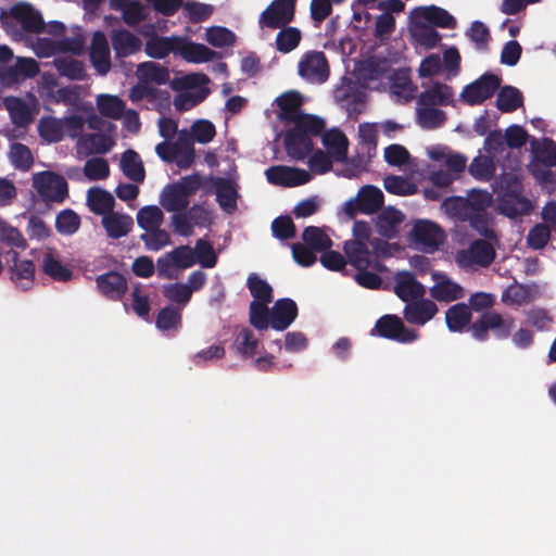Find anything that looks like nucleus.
Returning a JSON list of instances; mask_svg holds the SVG:
<instances>
[{
    "instance_id": "nucleus-52",
    "label": "nucleus",
    "mask_w": 556,
    "mask_h": 556,
    "mask_svg": "<svg viewBox=\"0 0 556 556\" xmlns=\"http://www.w3.org/2000/svg\"><path fill=\"white\" fill-rule=\"evenodd\" d=\"M247 287L254 298L253 301H260L264 303H270L273 301V288L264 279H262L257 274L252 273L249 275L247 279Z\"/></svg>"
},
{
    "instance_id": "nucleus-50",
    "label": "nucleus",
    "mask_w": 556,
    "mask_h": 556,
    "mask_svg": "<svg viewBox=\"0 0 556 556\" xmlns=\"http://www.w3.org/2000/svg\"><path fill=\"white\" fill-rule=\"evenodd\" d=\"M302 239L315 252H324L332 247V240L318 227L308 226L303 230Z\"/></svg>"
},
{
    "instance_id": "nucleus-37",
    "label": "nucleus",
    "mask_w": 556,
    "mask_h": 556,
    "mask_svg": "<svg viewBox=\"0 0 556 556\" xmlns=\"http://www.w3.org/2000/svg\"><path fill=\"white\" fill-rule=\"evenodd\" d=\"M357 198L361 204V212L364 214L378 213L383 206L384 195L382 191L371 185L364 186L359 189Z\"/></svg>"
},
{
    "instance_id": "nucleus-27",
    "label": "nucleus",
    "mask_w": 556,
    "mask_h": 556,
    "mask_svg": "<svg viewBox=\"0 0 556 556\" xmlns=\"http://www.w3.org/2000/svg\"><path fill=\"white\" fill-rule=\"evenodd\" d=\"M321 142L336 161L343 162L348 157L349 141L344 132L338 128L323 134Z\"/></svg>"
},
{
    "instance_id": "nucleus-36",
    "label": "nucleus",
    "mask_w": 556,
    "mask_h": 556,
    "mask_svg": "<svg viewBox=\"0 0 556 556\" xmlns=\"http://www.w3.org/2000/svg\"><path fill=\"white\" fill-rule=\"evenodd\" d=\"M180 37L154 36L146 42L144 52L154 59H164L170 52L178 53Z\"/></svg>"
},
{
    "instance_id": "nucleus-53",
    "label": "nucleus",
    "mask_w": 556,
    "mask_h": 556,
    "mask_svg": "<svg viewBox=\"0 0 556 556\" xmlns=\"http://www.w3.org/2000/svg\"><path fill=\"white\" fill-rule=\"evenodd\" d=\"M535 160L546 167L556 166V142L553 139L544 138L542 143L535 139L532 141Z\"/></svg>"
},
{
    "instance_id": "nucleus-10",
    "label": "nucleus",
    "mask_w": 556,
    "mask_h": 556,
    "mask_svg": "<svg viewBox=\"0 0 556 556\" xmlns=\"http://www.w3.org/2000/svg\"><path fill=\"white\" fill-rule=\"evenodd\" d=\"M7 262L11 280L23 290L31 288L35 278V264L30 260H20L18 253L10 250L7 253Z\"/></svg>"
},
{
    "instance_id": "nucleus-48",
    "label": "nucleus",
    "mask_w": 556,
    "mask_h": 556,
    "mask_svg": "<svg viewBox=\"0 0 556 556\" xmlns=\"http://www.w3.org/2000/svg\"><path fill=\"white\" fill-rule=\"evenodd\" d=\"M163 222L164 214L156 205L143 206L137 213V224L144 231L160 228Z\"/></svg>"
},
{
    "instance_id": "nucleus-23",
    "label": "nucleus",
    "mask_w": 556,
    "mask_h": 556,
    "mask_svg": "<svg viewBox=\"0 0 556 556\" xmlns=\"http://www.w3.org/2000/svg\"><path fill=\"white\" fill-rule=\"evenodd\" d=\"M404 214L394 207H386L380 211L376 220V228L380 236L393 239L399 233V227L404 222Z\"/></svg>"
},
{
    "instance_id": "nucleus-62",
    "label": "nucleus",
    "mask_w": 556,
    "mask_h": 556,
    "mask_svg": "<svg viewBox=\"0 0 556 556\" xmlns=\"http://www.w3.org/2000/svg\"><path fill=\"white\" fill-rule=\"evenodd\" d=\"M293 124L295 128L308 137L319 136L325 129V122L323 118L304 113H301Z\"/></svg>"
},
{
    "instance_id": "nucleus-13",
    "label": "nucleus",
    "mask_w": 556,
    "mask_h": 556,
    "mask_svg": "<svg viewBox=\"0 0 556 556\" xmlns=\"http://www.w3.org/2000/svg\"><path fill=\"white\" fill-rule=\"evenodd\" d=\"M412 236L414 241L421 244L427 251L438 250L443 241L442 229L429 220L417 222L412 230Z\"/></svg>"
},
{
    "instance_id": "nucleus-17",
    "label": "nucleus",
    "mask_w": 556,
    "mask_h": 556,
    "mask_svg": "<svg viewBox=\"0 0 556 556\" xmlns=\"http://www.w3.org/2000/svg\"><path fill=\"white\" fill-rule=\"evenodd\" d=\"M437 282L430 288V295L439 302H452L465 296L464 288L446 275L433 273Z\"/></svg>"
},
{
    "instance_id": "nucleus-40",
    "label": "nucleus",
    "mask_w": 556,
    "mask_h": 556,
    "mask_svg": "<svg viewBox=\"0 0 556 556\" xmlns=\"http://www.w3.org/2000/svg\"><path fill=\"white\" fill-rule=\"evenodd\" d=\"M193 137L187 129L179 130L176 141V150L179 155L178 167L181 169L189 168L195 159V151L193 146Z\"/></svg>"
},
{
    "instance_id": "nucleus-33",
    "label": "nucleus",
    "mask_w": 556,
    "mask_h": 556,
    "mask_svg": "<svg viewBox=\"0 0 556 556\" xmlns=\"http://www.w3.org/2000/svg\"><path fill=\"white\" fill-rule=\"evenodd\" d=\"M3 104L12 123L17 127H26L33 122V114L27 103L17 97H5Z\"/></svg>"
},
{
    "instance_id": "nucleus-42",
    "label": "nucleus",
    "mask_w": 556,
    "mask_h": 556,
    "mask_svg": "<svg viewBox=\"0 0 556 556\" xmlns=\"http://www.w3.org/2000/svg\"><path fill=\"white\" fill-rule=\"evenodd\" d=\"M137 75L141 81H151L157 85H164L169 79L168 68L154 62L140 63L137 68Z\"/></svg>"
},
{
    "instance_id": "nucleus-3",
    "label": "nucleus",
    "mask_w": 556,
    "mask_h": 556,
    "mask_svg": "<svg viewBox=\"0 0 556 556\" xmlns=\"http://www.w3.org/2000/svg\"><path fill=\"white\" fill-rule=\"evenodd\" d=\"M296 0H274L260 14L258 26L269 29H278L289 25L295 16Z\"/></svg>"
},
{
    "instance_id": "nucleus-31",
    "label": "nucleus",
    "mask_w": 556,
    "mask_h": 556,
    "mask_svg": "<svg viewBox=\"0 0 556 556\" xmlns=\"http://www.w3.org/2000/svg\"><path fill=\"white\" fill-rule=\"evenodd\" d=\"M348 262L356 269H368L371 266V252L368 244L361 241H345L343 245Z\"/></svg>"
},
{
    "instance_id": "nucleus-11",
    "label": "nucleus",
    "mask_w": 556,
    "mask_h": 556,
    "mask_svg": "<svg viewBox=\"0 0 556 556\" xmlns=\"http://www.w3.org/2000/svg\"><path fill=\"white\" fill-rule=\"evenodd\" d=\"M11 15L26 33L41 34L46 30L42 15L34 7L26 2H18L11 8Z\"/></svg>"
},
{
    "instance_id": "nucleus-14",
    "label": "nucleus",
    "mask_w": 556,
    "mask_h": 556,
    "mask_svg": "<svg viewBox=\"0 0 556 556\" xmlns=\"http://www.w3.org/2000/svg\"><path fill=\"white\" fill-rule=\"evenodd\" d=\"M270 313L271 328L277 331H283L296 319L299 308L292 299L282 298L274 303Z\"/></svg>"
},
{
    "instance_id": "nucleus-26",
    "label": "nucleus",
    "mask_w": 556,
    "mask_h": 556,
    "mask_svg": "<svg viewBox=\"0 0 556 556\" xmlns=\"http://www.w3.org/2000/svg\"><path fill=\"white\" fill-rule=\"evenodd\" d=\"M102 226L109 238L119 239L130 232L134 220L129 215L112 211L102 217Z\"/></svg>"
},
{
    "instance_id": "nucleus-7",
    "label": "nucleus",
    "mask_w": 556,
    "mask_h": 556,
    "mask_svg": "<svg viewBox=\"0 0 556 556\" xmlns=\"http://www.w3.org/2000/svg\"><path fill=\"white\" fill-rule=\"evenodd\" d=\"M268 182L281 187H298L311 181L312 175L308 170L286 165L270 166L265 172Z\"/></svg>"
},
{
    "instance_id": "nucleus-8",
    "label": "nucleus",
    "mask_w": 556,
    "mask_h": 556,
    "mask_svg": "<svg viewBox=\"0 0 556 556\" xmlns=\"http://www.w3.org/2000/svg\"><path fill=\"white\" fill-rule=\"evenodd\" d=\"M39 71V64L35 59L17 56L14 65L0 70V83L5 87H11L34 78Z\"/></svg>"
},
{
    "instance_id": "nucleus-12",
    "label": "nucleus",
    "mask_w": 556,
    "mask_h": 556,
    "mask_svg": "<svg viewBox=\"0 0 556 556\" xmlns=\"http://www.w3.org/2000/svg\"><path fill=\"white\" fill-rule=\"evenodd\" d=\"M89 56L98 74L103 76L110 72L112 66L110 47L103 31L98 30L92 35Z\"/></svg>"
},
{
    "instance_id": "nucleus-34",
    "label": "nucleus",
    "mask_w": 556,
    "mask_h": 556,
    "mask_svg": "<svg viewBox=\"0 0 556 556\" xmlns=\"http://www.w3.org/2000/svg\"><path fill=\"white\" fill-rule=\"evenodd\" d=\"M87 205L92 213L103 217L113 211L115 199L104 189L90 188L87 192Z\"/></svg>"
},
{
    "instance_id": "nucleus-59",
    "label": "nucleus",
    "mask_w": 556,
    "mask_h": 556,
    "mask_svg": "<svg viewBox=\"0 0 556 556\" xmlns=\"http://www.w3.org/2000/svg\"><path fill=\"white\" fill-rule=\"evenodd\" d=\"M140 240L149 251H160L172 243L169 233L161 227L144 231L140 235Z\"/></svg>"
},
{
    "instance_id": "nucleus-45",
    "label": "nucleus",
    "mask_w": 556,
    "mask_h": 556,
    "mask_svg": "<svg viewBox=\"0 0 556 556\" xmlns=\"http://www.w3.org/2000/svg\"><path fill=\"white\" fill-rule=\"evenodd\" d=\"M268 303L252 301L249 307L250 324L260 331L271 328V313Z\"/></svg>"
},
{
    "instance_id": "nucleus-60",
    "label": "nucleus",
    "mask_w": 556,
    "mask_h": 556,
    "mask_svg": "<svg viewBox=\"0 0 556 556\" xmlns=\"http://www.w3.org/2000/svg\"><path fill=\"white\" fill-rule=\"evenodd\" d=\"M195 263L204 268H213L217 264V255L213 244L205 239H198L193 249Z\"/></svg>"
},
{
    "instance_id": "nucleus-2",
    "label": "nucleus",
    "mask_w": 556,
    "mask_h": 556,
    "mask_svg": "<svg viewBox=\"0 0 556 556\" xmlns=\"http://www.w3.org/2000/svg\"><path fill=\"white\" fill-rule=\"evenodd\" d=\"M501 81L500 76L486 72L464 87L460 99L468 105H480L494 96L501 87Z\"/></svg>"
},
{
    "instance_id": "nucleus-6",
    "label": "nucleus",
    "mask_w": 556,
    "mask_h": 556,
    "mask_svg": "<svg viewBox=\"0 0 556 556\" xmlns=\"http://www.w3.org/2000/svg\"><path fill=\"white\" fill-rule=\"evenodd\" d=\"M299 75L313 84L325 83L329 77V65L325 53L307 52L299 63Z\"/></svg>"
},
{
    "instance_id": "nucleus-39",
    "label": "nucleus",
    "mask_w": 556,
    "mask_h": 556,
    "mask_svg": "<svg viewBox=\"0 0 556 556\" xmlns=\"http://www.w3.org/2000/svg\"><path fill=\"white\" fill-rule=\"evenodd\" d=\"M123 174L135 182H143L146 170L140 155L131 149L126 150L121 159Z\"/></svg>"
},
{
    "instance_id": "nucleus-35",
    "label": "nucleus",
    "mask_w": 556,
    "mask_h": 556,
    "mask_svg": "<svg viewBox=\"0 0 556 556\" xmlns=\"http://www.w3.org/2000/svg\"><path fill=\"white\" fill-rule=\"evenodd\" d=\"M161 205L172 213L185 212L189 206V198L176 184L167 185L161 194Z\"/></svg>"
},
{
    "instance_id": "nucleus-46",
    "label": "nucleus",
    "mask_w": 556,
    "mask_h": 556,
    "mask_svg": "<svg viewBox=\"0 0 556 556\" xmlns=\"http://www.w3.org/2000/svg\"><path fill=\"white\" fill-rule=\"evenodd\" d=\"M276 36V49L281 53H289L299 47L302 34L301 30L292 26H283L279 28Z\"/></svg>"
},
{
    "instance_id": "nucleus-49",
    "label": "nucleus",
    "mask_w": 556,
    "mask_h": 556,
    "mask_svg": "<svg viewBox=\"0 0 556 556\" xmlns=\"http://www.w3.org/2000/svg\"><path fill=\"white\" fill-rule=\"evenodd\" d=\"M496 166L492 157L488 155L476 156L468 167L469 174L482 181L491 180L495 175Z\"/></svg>"
},
{
    "instance_id": "nucleus-63",
    "label": "nucleus",
    "mask_w": 556,
    "mask_h": 556,
    "mask_svg": "<svg viewBox=\"0 0 556 556\" xmlns=\"http://www.w3.org/2000/svg\"><path fill=\"white\" fill-rule=\"evenodd\" d=\"M163 295L170 302L186 306L191 300V290L185 283H168L162 288Z\"/></svg>"
},
{
    "instance_id": "nucleus-9",
    "label": "nucleus",
    "mask_w": 556,
    "mask_h": 556,
    "mask_svg": "<svg viewBox=\"0 0 556 556\" xmlns=\"http://www.w3.org/2000/svg\"><path fill=\"white\" fill-rule=\"evenodd\" d=\"M98 291L110 301H122L128 291L126 277L115 270L101 274L96 277Z\"/></svg>"
},
{
    "instance_id": "nucleus-4",
    "label": "nucleus",
    "mask_w": 556,
    "mask_h": 556,
    "mask_svg": "<svg viewBox=\"0 0 556 556\" xmlns=\"http://www.w3.org/2000/svg\"><path fill=\"white\" fill-rule=\"evenodd\" d=\"M384 339L400 343H412L419 338V333L407 328L403 320L396 315H384L380 317L374 328Z\"/></svg>"
},
{
    "instance_id": "nucleus-57",
    "label": "nucleus",
    "mask_w": 556,
    "mask_h": 556,
    "mask_svg": "<svg viewBox=\"0 0 556 556\" xmlns=\"http://www.w3.org/2000/svg\"><path fill=\"white\" fill-rule=\"evenodd\" d=\"M155 325L162 331L178 329L181 326L180 308L173 305L163 307L156 316Z\"/></svg>"
},
{
    "instance_id": "nucleus-22",
    "label": "nucleus",
    "mask_w": 556,
    "mask_h": 556,
    "mask_svg": "<svg viewBox=\"0 0 556 556\" xmlns=\"http://www.w3.org/2000/svg\"><path fill=\"white\" fill-rule=\"evenodd\" d=\"M498 206L501 212L510 218L528 215L533 208L531 201L522 195V192L501 193Z\"/></svg>"
},
{
    "instance_id": "nucleus-1",
    "label": "nucleus",
    "mask_w": 556,
    "mask_h": 556,
    "mask_svg": "<svg viewBox=\"0 0 556 556\" xmlns=\"http://www.w3.org/2000/svg\"><path fill=\"white\" fill-rule=\"evenodd\" d=\"M516 327V319L509 314H501L497 311H486L480 315L469 327L472 338L478 341H486L489 332L500 340L508 339Z\"/></svg>"
},
{
    "instance_id": "nucleus-24",
    "label": "nucleus",
    "mask_w": 556,
    "mask_h": 556,
    "mask_svg": "<svg viewBox=\"0 0 556 556\" xmlns=\"http://www.w3.org/2000/svg\"><path fill=\"white\" fill-rule=\"evenodd\" d=\"M215 188L216 201L226 213H233L237 210L238 191L233 182L227 178H212Z\"/></svg>"
},
{
    "instance_id": "nucleus-54",
    "label": "nucleus",
    "mask_w": 556,
    "mask_h": 556,
    "mask_svg": "<svg viewBox=\"0 0 556 556\" xmlns=\"http://www.w3.org/2000/svg\"><path fill=\"white\" fill-rule=\"evenodd\" d=\"M465 201L467 212L469 214H478L488 212L493 198L492 194L485 190L472 189L468 192Z\"/></svg>"
},
{
    "instance_id": "nucleus-32",
    "label": "nucleus",
    "mask_w": 556,
    "mask_h": 556,
    "mask_svg": "<svg viewBox=\"0 0 556 556\" xmlns=\"http://www.w3.org/2000/svg\"><path fill=\"white\" fill-rule=\"evenodd\" d=\"M280 109V118L286 123H293L299 118L302 106V97L298 91H287L276 99Z\"/></svg>"
},
{
    "instance_id": "nucleus-61",
    "label": "nucleus",
    "mask_w": 556,
    "mask_h": 556,
    "mask_svg": "<svg viewBox=\"0 0 556 556\" xmlns=\"http://www.w3.org/2000/svg\"><path fill=\"white\" fill-rule=\"evenodd\" d=\"M464 222H468L470 227L475 229L480 236L488 240L497 241L496 232L490 227V214L488 212L469 214Z\"/></svg>"
},
{
    "instance_id": "nucleus-43",
    "label": "nucleus",
    "mask_w": 556,
    "mask_h": 556,
    "mask_svg": "<svg viewBox=\"0 0 556 556\" xmlns=\"http://www.w3.org/2000/svg\"><path fill=\"white\" fill-rule=\"evenodd\" d=\"M523 104L521 92L513 86H504L500 89L496 98V106L503 113H510Z\"/></svg>"
},
{
    "instance_id": "nucleus-25",
    "label": "nucleus",
    "mask_w": 556,
    "mask_h": 556,
    "mask_svg": "<svg viewBox=\"0 0 556 556\" xmlns=\"http://www.w3.org/2000/svg\"><path fill=\"white\" fill-rule=\"evenodd\" d=\"M412 14L415 18L425 20L426 22L441 28H454L456 25L454 16L445 9L437 5L416 8L413 10Z\"/></svg>"
},
{
    "instance_id": "nucleus-64",
    "label": "nucleus",
    "mask_w": 556,
    "mask_h": 556,
    "mask_svg": "<svg viewBox=\"0 0 556 556\" xmlns=\"http://www.w3.org/2000/svg\"><path fill=\"white\" fill-rule=\"evenodd\" d=\"M10 156L13 166L20 170H28L34 163L29 148L20 142L11 146Z\"/></svg>"
},
{
    "instance_id": "nucleus-51",
    "label": "nucleus",
    "mask_w": 556,
    "mask_h": 556,
    "mask_svg": "<svg viewBox=\"0 0 556 556\" xmlns=\"http://www.w3.org/2000/svg\"><path fill=\"white\" fill-rule=\"evenodd\" d=\"M233 348L238 354L244 358L253 357L258 348V340L255 338L253 331L249 328H243L236 336Z\"/></svg>"
},
{
    "instance_id": "nucleus-55",
    "label": "nucleus",
    "mask_w": 556,
    "mask_h": 556,
    "mask_svg": "<svg viewBox=\"0 0 556 556\" xmlns=\"http://www.w3.org/2000/svg\"><path fill=\"white\" fill-rule=\"evenodd\" d=\"M80 217L71 208L61 211L55 217V229L60 235L72 236L80 227Z\"/></svg>"
},
{
    "instance_id": "nucleus-30",
    "label": "nucleus",
    "mask_w": 556,
    "mask_h": 556,
    "mask_svg": "<svg viewBox=\"0 0 556 556\" xmlns=\"http://www.w3.org/2000/svg\"><path fill=\"white\" fill-rule=\"evenodd\" d=\"M41 268L54 281L66 282L73 277V271L61 262L54 250H49L43 254Z\"/></svg>"
},
{
    "instance_id": "nucleus-41",
    "label": "nucleus",
    "mask_w": 556,
    "mask_h": 556,
    "mask_svg": "<svg viewBox=\"0 0 556 556\" xmlns=\"http://www.w3.org/2000/svg\"><path fill=\"white\" fill-rule=\"evenodd\" d=\"M416 122L422 129L432 130L444 125L446 114L438 108L417 104Z\"/></svg>"
},
{
    "instance_id": "nucleus-19",
    "label": "nucleus",
    "mask_w": 556,
    "mask_h": 556,
    "mask_svg": "<svg viewBox=\"0 0 556 556\" xmlns=\"http://www.w3.org/2000/svg\"><path fill=\"white\" fill-rule=\"evenodd\" d=\"M395 294L403 301L409 303L420 299L426 293L425 286L419 282L409 271L400 273L394 286Z\"/></svg>"
},
{
    "instance_id": "nucleus-21",
    "label": "nucleus",
    "mask_w": 556,
    "mask_h": 556,
    "mask_svg": "<svg viewBox=\"0 0 556 556\" xmlns=\"http://www.w3.org/2000/svg\"><path fill=\"white\" fill-rule=\"evenodd\" d=\"M462 255L471 264L489 267L494 262L496 252L493 244L484 238L472 241Z\"/></svg>"
},
{
    "instance_id": "nucleus-44",
    "label": "nucleus",
    "mask_w": 556,
    "mask_h": 556,
    "mask_svg": "<svg viewBox=\"0 0 556 556\" xmlns=\"http://www.w3.org/2000/svg\"><path fill=\"white\" fill-rule=\"evenodd\" d=\"M53 64L58 73L68 79L81 80L86 76L84 63L71 56L56 58Z\"/></svg>"
},
{
    "instance_id": "nucleus-15",
    "label": "nucleus",
    "mask_w": 556,
    "mask_h": 556,
    "mask_svg": "<svg viewBox=\"0 0 556 556\" xmlns=\"http://www.w3.org/2000/svg\"><path fill=\"white\" fill-rule=\"evenodd\" d=\"M438 313L437 304L429 299H417L407 303L403 311L404 319L413 325L424 326Z\"/></svg>"
},
{
    "instance_id": "nucleus-47",
    "label": "nucleus",
    "mask_w": 556,
    "mask_h": 556,
    "mask_svg": "<svg viewBox=\"0 0 556 556\" xmlns=\"http://www.w3.org/2000/svg\"><path fill=\"white\" fill-rule=\"evenodd\" d=\"M100 114L112 119H119L125 111V103L116 96L100 94L97 99Z\"/></svg>"
},
{
    "instance_id": "nucleus-16",
    "label": "nucleus",
    "mask_w": 556,
    "mask_h": 556,
    "mask_svg": "<svg viewBox=\"0 0 556 556\" xmlns=\"http://www.w3.org/2000/svg\"><path fill=\"white\" fill-rule=\"evenodd\" d=\"M115 58L121 60L141 50V39L127 29H113L110 34Z\"/></svg>"
},
{
    "instance_id": "nucleus-20",
    "label": "nucleus",
    "mask_w": 556,
    "mask_h": 556,
    "mask_svg": "<svg viewBox=\"0 0 556 556\" xmlns=\"http://www.w3.org/2000/svg\"><path fill=\"white\" fill-rule=\"evenodd\" d=\"M454 92L452 87L435 81L430 88L420 92L417 99L418 105L446 106L453 102Z\"/></svg>"
},
{
    "instance_id": "nucleus-5",
    "label": "nucleus",
    "mask_w": 556,
    "mask_h": 556,
    "mask_svg": "<svg viewBox=\"0 0 556 556\" xmlns=\"http://www.w3.org/2000/svg\"><path fill=\"white\" fill-rule=\"evenodd\" d=\"M34 187L38 193L52 202L61 203L68 195L65 178L52 172H42L34 177Z\"/></svg>"
},
{
    "instance_id": "nucleus-38",
    "label": "nucleus",
    "mask_w": 556,
    "mask_h": 556,
    "mask_svg": "<svg viewBox=\"0 0 556 556\" xmlns=\"http://www.w3.org/2000/svg\"><path fill=\"white\" fill-rule=\"evenodd\" d=\"M114 144L115 141L111 136L101 132L86 134L78 141L79 148L85 149L86 154H105Z\"/></svg>"
},
{
    "instance_id": "nucleus-29",
    "label": "nucleus",
    "mask_w": 556,
    "mask_h": 556,
    "mask_svg": "<svg viewBox=\"0 0 556 556\" xmlns=\"http://www.w3.org/2000/svg\"><path fill=\"white\" fill-rule=\"evenodd\" d=\"M178 53L188 62L205 63L215 59L216 52L202 43L187 41L180 37Z\"/></svg>"
},
{
    "instance_id": "nucleus-18",
    "label": "nucleus",
    "mask_w": 556,
    "mask_h": 556,
    "mask_svg": "<svg viewBox=\"0 0 556 556\" xmlns=\"http://www.w3.org/2000/svg\"><path fill=\"white\" fill-rule=\"evenodd\" d=\"M285 148L291 159L303 161L313 151L314 144L311 137L293 126L286 132Z\"/></svg>"
},
{
    "instance_id": "nucleus-28",
    "label": "nucleus",
    "mask_w": 556,
    "mask_h": 556,
    "mask_svg": "<svg viewBox=\"0 0 556 556\" xmlns=\"http://www.w3.org/2000/svg\"><path fill=\"white\" fill-rule=\"evenodd\" d=\"M470 307L465 303H457L445 312V323L450 331H469L471 323Z\"/></svg>"
},
{
    "instance_id": "nucleus-58",
    "label": "nucleus",
    "mask_w": 556,
    "mask_h": 556,
    "mask_svg": "<svg viewBox=\"0 0 556 556\" xmlns=\"http://www.w3.org/2000/svg\"><path fill=\"white\" fill-rule=\"evenodd\" d=\"M38 131L40 137L48 142H59L64 137L63 123L54 117L41 118Z\"/></svg>"
},
{
    "instance_id": "nucleus-56",
    "label": "nucleus",
    "mask_w": 556,
    "mask_h": 556,
    "mask_svg": "<svg viewBox=\"0 0 556 556\" xmlns=\"http://www.w3.org/2000/svg\"><path fill=\"white\" fill-rule=\"evenodd\" d=\"M84 96V88L78 85L61 87L54 94L53 100L55 103H62L74 109H79Z\"/></svg>"
}]
</instances>
